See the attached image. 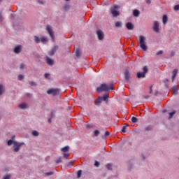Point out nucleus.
Returning a JSON list of instances; mask_svg holds the SVG:
<instances>
[{
  "label": "nucleus",
  "instance_id": "4c0bfd02",
  "mask_svg": "<svg viewBox=\"0 0 179 179\" xmlns=\"http://www.w3.org/2000/svg\"><path fill=\"white\" fill-rule=\"evenodd\" d=\"M176 114V110H173V112L169 113V118H173V116Z\"/></svg>",
  "mask_w": 179,
  "mask_h": 179
},
{
  "label": "nucleus",
  "instance_id": "f704fd0d",
  "mask_svg": "<svg viewBox=\"0 0 179 179\" xmlns=\"http://www.w3.org/2000/svg\"><path fill=\"white\" fill-rule=\"evenodd\" d=\"M107 99H108V94H106L103 95V96L102 97V100H103V101H106V100H107Z\"/></svg>",
  "mask_w": 179,
  "mask_h": 179
},
{
  "label": "nucleus",
  "instance_id": "aec40b11",
  "mask_svg": "<svg viewBox=\"0 0 179 179\" xmlns=\"http://www.w3.org/2000/svg\"><path fill=\"white\" fill-rule=\"evenodd\" d=\"M19 107H20L22 110H24V108H27V104H26V103H20V104L19 105Z\"/></svg>",
  "mask_w": 179,
  "mask_h": 179
},
{
  "label": "nucleus",
  "instance_id": "a18cd8bd",
  "mask_svg": "<svg viewBox=\"0 0 179 179\" xmlns=\"http://www.w3.org/2000/svg\"><path fill=\"white\" fill-rule=\"evenodd\" d=\"M52 174H54V172L50 171V172H48L45 173V176H52Z\"/></svg>",
  "mask_w": 179,
  "mask_h": 179
},
{
  "label": "nucleus",
  "instance_id": "e433bc0d",
  "mask_svg": "<svg viewBox=\"0 0 179 179\" xmlns=\"http://www.w3.org/2000/svg\"><path fill=\"white\" fill-rule=\"evenodd\" d=\"M94 134L96 136H99L100 135V131L99 130H95L94 131Z\"/></svg>",
  "mask_w": 179,
  "mask_h": 179
},
{
  "label": "nucleus",
  "instance_id": "39448f33",
  "mask_svg": "<svg viewBox=\"0 0 179 179\" xmlns=\"http://www.w3.org/2000/svg\"><path fill=\"white\" fill-rule=\"evenodd\" d=\"M120 8V6L115 5L112 8H111V13L114 17H117V16H120V13L118 12V10Z\"/></svg>",
  "mask_w": 179,
  "mask_h": 179
},
{
  "label": "nucleus",
  "instance_id": "dca6fc26",
  "mask_svg": "<svg viewBox=\"0 0 179 179\" xmlns=\"http://www.w3.org/2000/svg\"><path fill=\"white\" fill-rule=\"evenodd\" d=\"M162 22H163L164 24H166V23H167V22H169V17H167L166 15H163Z\"/></svg>",
  "mask_w": 179,
  "mask_h": 179
},
{
  "label": "nucleus",
  "instance_id": "6e6d98bb",
  "mask_svg": "<svg viewBox=\"0 0 179 179\" xmlns=\"http://www.w3.org/2000/svg\"><path fill=\"white\" fill-rule=\"evenodd\" d=\"M150 96H145L144 99H149Z\"/></svg>",
  "mask_w": 179,
  "mask_h": 179
},
{
  "label": "nucleus",
  "instance_id": "b1692460",
  "mask_svg": "<svg viewBox=\"0 0 179 179\" xmlns=\"http://www.w3.org/2000/svg\"><path fill=\"white\" fill-rule=\"evenodd\" d=\"M143 73H145L146 75V73H148V72L149 71V69H148L147 66H145L143 68Z\"/></svg>",
  "mask_w": 179,
  "mask_h": 179
},
{
  "label": "nucleus",
  "instance_id": "37998d69",
  "mask_svg": "<svg viewBox=\"0 0 179 179\" xmlns=\"http://www.w3.org/2000/svg\"><path fill=\"white\" fill-rule=\"evenodd\" d=\"M94 166H96V167H99V166H100V162L95 161Z\"/></svg>",
  "mask_w": 179,
  "mask_h": 179
},
{
  "label": "nucleus",
  "instance_id": "e2e57ef3",
  "mask_svg": "<svg viewBox=\"0 0 179 179\" xmlns=\"http://www.w3.org/2000/svg\"><path fill=\"white\" fill-rule=\"evenodd\" d=\"M1 1H2V0H0V2H1Z\"/></svg>",
  "mask_w": 179,
  "mask_h": 179
},
{
  "label": "nucleus",
  "instance_id": "72a5a7b5",
  "mask_svg": "<svg viewBox=\"0 0 179 179\" xmlns=\"http://www.w3.org/2000/svg\"><path fill=\"white\" fill-rule=\"evenodd\" d=\"M3 85H2L1 84H0V96L1 94H2V93H3Z\"/></svg>",
  "mask_w": 179,
  "mask_h": 179
},
{
  "label": "nucleus",
  "instance_id": "a19ab883",
  "mask_svg": "<svg viewBox=\"0 0 179 179\" xmlns=\"http://www.w3.org/2000/svg\"><path fill=\"white\" fill-rule=\"evenodd\" d=\"M56 163H62V159L61 157L58 158L56 160Z\"/></svg>",
  "mask_w": 179,
  "mask_h": 179
},
{
  "label": "nucleus",
  "instance_id": "20e7f679",
  "mask_svg": "<svg viewBox=\"0 0 179 179\" xmlns=\"http://www.w3.org/2000/svg\"><path fill=\"white\" fill-rule=\"evenodd\" d=\"M23 145H24V143H19L17 141H14V144H13V151L15 152H19V150H20V148H22V146H23Z\"/></svg>",
  "mask_w": 179,
  "mask_h": 179
},
{
  "label": "nucleus",
  "instance_id": "473e14b6",
  "mask_svg": "<svg viewBox=\"0 0 179 179\" xmlns=\"http://www.w3.org/2000/svg\"><path fill=\"white\" fill-rule=\"evenodd\" d=\"M80 177H82V171L79 170L77 173V178H80Z\"/></svg>",
  "mask_w": 179,
  "mask_h": 179
},
{
  "label": "nucleus",
  "instance_id": "09e8293b",
  "mask_svg": "<svg viewBox=\"0 0 179 179\" xmlns=\"http://www.w3.org/2000/svg\"><path fill=\"white\" fill-rule=\"evenodd\" d=\"M44 76H45V78L46 79H48V78H50V73H45Z\"/></svg>",
  "mask_w": 179,
  "mask_h": 179
},
{
  "label": "nucleus",
  "instance_id": "ddd939ff",
  "mask_svg": "<svg viewBox=\"0 0 179 179\" xmlns=\"http://www.w3.org/2000/svg\"><path fill=\"white\" fill-rule=\"evenodd\" d=\"M124 78L126 80H129V78H131V73L128 70H126L124 72Z\"/></svg>",
  "mask_w": 179,
  "mask_h": 179
},
{
  "label": "nucleus",
  "instance_id": "412c9836",
  "mask_svg": "<svg viewBox=\"0 0 179 179\" xmlns=\"http://www.w3.org/2000/svg\"><path fill=\"white\" fill-rule=\"evenodd\" d=\"M76 55L77 58H80V56L82 55V53L80 52V50L79 49L76 50Z\"/></svg>",
  "mask_w": 179,
  "mask_h": 179
},
{
  "label": "nucleus",
  "instance_id": "9b49d317",
  "mask_svg": "<svg viewBox=\"0 0 179 179\" xmlns=\"http://www.w3.org/2000/svg\"><path fill=\"white\" fill-rule=\"evenodd\" d=\"M178 72V69H175L172 72V82H174V79H176V77L177 76V73Z\"/></svg>",
  "mask_w": 179,
  "mask_h": 179
},
{
  "label": "nucleus",
  "instance_id": "a211bd4d",
  "mask_svg": "<svg viewBox=\"0 0 179 179\" xmlns=\"http://www.w3.org/2000/svg\"><path fill=\"white\" fill-rule=\"evenodd\" d=\"M62 152H63V153H66L68 152H69V146L66 145L64 148H62L61 149Z\"/></svg>",
  "mask_w": 179,
  "mask_h": 179
},
{
  "label": "nucleus",
  "instance_id": "c85d7f7f",
  "mask_svg": "<svg viewBox=\"0 0 179 179\" xmlns=\"http://www.w3.org/2000/svg\"><path fill=\"white\" fill-rule=\"evenodd\" d=\"M14 142L13 140H9L8 142H7V145L8 146H12V145L14 144Z\"/></svg>",
  "mask_w": 179,
  "mask_h": 179
},
{
  "label": "nucleus",
  "instance_id": "680f3d73",
  "mask_svg": "<svg viewBox=\"0 0 179 179\" xmlns=\"http://www.w3.org/2000/svg\"><path fill=\"white\" fill-rule=\"evenodd\" d=\"M65 1H69V0H65Z\"/></svg>",
  "mask_w": 179,
  "mask_h": 179
},
{
  "label": "nucleus",
  "instance_id": "f257e3e1",
  "mask_svg": "<svg viewBox=\"0 0 179 179\" xmlns=\"http://www.w3.org/2000/svg\"><path fill=\"white\" fill-rule=\"evenodd\" d=\"M113 84L110 86V87L107 85V84H101L100 87H97L96 92H108V90H113Z\"/></svg>",
  "mask_w": 179,
  "mask_h": 179
},
{
  "label": "nucleus",
  "instance_id": "ea45409f",
  "mask_svg": "<svg viewBox=\"0 0 179 179\" xmlns=\"http://www.w3.org/2000/svg\"><path fill=\"white\" fill-rule=\"evenodd\" d=\"M55 53L51 50L48 52V55H50V57H52Z\"/></svg>",
  "mask_w": 179,
  "mask_h": 179
},
{
  "label": "nucleus",
  "instance_id": "7c9ffc66",
  "mask_svg": "<svg viewBox=\"0 0 179 179\" xmlns=\"http://www.w3.org/2000/svg\"><path fill=\"white\" fill-rule=\"evenodd\" d=\"M127 127H128V126H126L125 124L122 127V129L121 130L122 134H125V132H127V131H126Z\"/></svg>",
  "mask_w": 179,
  "mask_h": 179
},
{
  "label": "nucleus",
  "instance_id": "c9c22d12",
  "mask_svg": "<svg viewBox=\"0 0 179 179\" xmlns=\"http://www.w3.org/2000/svg\"><path fill=\"white\" fill-rule=\"evenodd\" d=\"M23 79H24V76L22 75V74H20L18 76V80H23Z\"/></svg>",
  "mask_w": 179,
  "mask_h": 179
},
{
  "label": "nucleus",
  "instance_id": "2eb2a0df",
  "mask_svg": "<svg viewBox=\"0 0 179 179\" xmlns=\"http://www.w3.org/2000/svg\"><path fill=\"white\" fill-rule=\"evenodd\" d=\"M145 73H142V72H138L137 73V78H138V79H141V78H145Z\"/></svg>",
  "mask_w": 179,
  "mask_h": 179
},
{
  "label": "nucleus",
  "instance_id": "5fc2aeb1",
  "mask_svg": "<svg viewBox=\"0 0 179 179\" xmlns=\"http://www.w3.org/2000/svg\"><path fill=\"white\" fill-rule=\"evenodd\" d=\"M147 3H148L149 5H150V3H152V1L150 0H147L146 1Z\"/></svg>",
  "mask_w": 179,
  "mask_h": 179
},
{
  "label": "nucleus",
  "instance_id": "f3484780",
  "mask_svg": "<svg viewBox=\"0 0 179 179\" xmlns=\"http://www.w3.org/2000/svg\"><path fill=\"white\" fill-rule=\"evenodd\" d=\"M153 129V127L152 126L149 125L144 128V132H149L150 131H152Z\"/></svg>",
  "mask_w": 179,
  "mask_h": 179
},
{
  "label": "nucleus",
  "instance_id": "7ed1b4c3",
  "mask_svg": "<svg viewBox=\"0 0 179 179\" xmlns=\"http://www.w3.org/2000/svg\"><path fill=\"white\" fill-rule=\"evenodd\" d=\"M46 30L52 41H55V36H54V31L52 30V27H51V25H47Z\"/></svg>",
  "mask_w": 179,
  "mask_h": 179
},
{
  "label": "nucleus",
  "instance_id": "2f4dec72",
  "mask_svg": "<svg viewBox=\"0 0 179 179\" xmlns=\"http://www.w3.org/2000/svg\"><path fill=\"white\" fill-rule=\"evenodd\" d=\"M63 156L64 159H68V157H69V152H64Z\"/></svg>",
  "mask_w": 179,
  "mask_h": 179
},
{
  "label": "nucleus",
  "instance_id": "bf43d9fd",
  "mask_svg": "<svg viewBox=\"0 0 179 179\" xmlns=\"http://www.w3.org/2000/svg\"><path fill=\"white\" fill-rule=\"evenodd\" d=\"M143 160H145V155H143Z\"/></svg>",
  "mask_w": 179,
  "mask_h": 179
},
{
  "label": "nucleus",
  "instance_id": "4d7b16f0",
  "mask_svg": "<svg viewBox=\"0 0 179 179\" xmlns=\"http://www.w3.org/2000/svg\"><path fill=\"white\" fill-rule=\"evenodd\" d=\"M15 135H13V136H12V141H13L14 139H15Z\"/></svg>",
  "mask_w": 179,
  "mask_h": 179
},
{
  "label": "nucleus",
  "instance_id": "c03bdc74",
  "mask_svg": "<svg viewBox=\"0 0 179 179\" xmlns=\"http://www.w3.org/2000/svg\"><path fill=\"white\" fill-rule=\"evenodd\" d=\"M104 136L106 137V138H107V136H110V133H109V131H106L105 132V134H104Z\"/></svg>",
  "mask_w": 179,
  "mask_h": 179
},
{
  "label": "nucleus",
  "instance_id": "6ab92c4d",
  "mask_svg": "<svg viewBox=\"0 0 179 179\" xmlns=\"http://www.w3.org/2000/svg\"><path fill=\"white\" fill-rule=\"evenodd\" d=\"M140 12H139V10H133V15L134 16H135L136 17H138L140 15Z\"/></svg>",
  "mask_w": 179,
  "mask_h": 179
},
{
  "label": "nucleus",
  "instance_id": "13d9d810",
  "mask_svg": "<svg viewBox=\"0 0 179 179\" xmlns=\"http://www.w3.org/2000/svg\"><path fill=\"white\" fill-rule=\"evenodd\" d=\"M48 122H49V124H51V122H52L51 119H48Z\"/></svg>",
  "mask_w": 179,
  "mask_h": 179
},
{
  "label": "nucleus",
  "instance_id": "de8ad7c7",
  "mask_svg": "<svg viewBox=\"0 0 179 179\" xmlns=\"http://www.w3.org/2000/svg\"><path fill=\"white\" fill-rule=\"evenodd\" d=\"M163 54V50H159L157 52L156 55H162Z\"/></svg>",
  "mask_w": 179,
  "mask_h": 179
},
{
  "label": "nucleus",
  "instance_id": "8fccbe9b",
  "mask_svg": "<svg viewBox=\"0 0 179 179\" xmlns=\"http://www.w3.org/2000/svg\"><path fill=\"white\" fill-rule=\"evenodd\" d=\"M29 84L31 85V86H36V83H34L33 81L30 82Z\"/></svg>",
  "mask_w": 179,
  "mask_h": 179
},
{
  "label": "nucleus",
  "instance_id": "1a4fd4ad",
  "mask_svg": "<svg viewBox=\"0 0 179 179\" xmlns=\"http://www.w3.org/2000/svg\"><path fill=\"white\" fill-rule=\"evenodd\" d=\"M99 40H103L104 38V33L101 30L96 31Z\"/></svg>",
  "mask_w": 179,
  "mask_h": 179
},
{
  "label": "nucleus",
  "instance_id": "0eeeda50",
  "mask_svg": "<svg viewBox=\"0 0 179 179\" xmlns=\"http://www.w3.org/2000/svg\"><path fill=\"white\" fill-rule=\"evenodd\" d=\"M159 22L158 21H155L154 22V26H153V31L155 33H159L160 31V29L159 28Z\"/></svg>",
  "mask_w": 179,
  "mask_h": 179
},
{
  "label": "nucleus",
  "instance_id": "4468645a",
  "mask_svg": "<svg viewBox=\"0 0 179 179\" xmlns=\"http://www.w3.org/2000/svg\"><path fill=\"white\" fill-rule=\"evenodd\" d=\"M126 27L128 30H134V25L131 22H127L126 24Z\"/></svg>",
  "mask_w": 179,
  "mask_h": 179
},
{
  "label": "nucleus",
  "instance_id": "a878e982",
  "mask_svg": "<svg viewBox=\"0 0 179 179\" xmlns=\"http://www.w3.org/2000/svg\"><path fill=\"white\" fill-rule=\"evenodd\" d=\"M35 38V42L36 43V44H40V42L41 41L40 40V38H38V36H34Z\"/></svg>",
  "mask_w": 179,
  "mask_h": 179
},
{
  "label": "nucleus",
  "instance_id": "052dcab7",
  "mask_svg": "<svg viewBox=\"0 0 179 179\" xmlns=\"http://www.w3.org/2000/svg\"><path fill=\"white\" fill-rule=\"evenodd\" d=\"M27 96H30V94H27Z\"/></svg>",
  "mask_w": 179,
  "mask_h": 179
},
{
  "label": "nucleus",
  "instance_id": "5701e85b",
  "mask_svg": "<svg viewBox=\"0 0 179 179\" xmlns=\"http://www.w3.org/2000/svg\"><path fill=\"white\" fill-rule=\"evenodd\" d=\"M173 94H177L178 93V89L177 88V86H173Z\"/></svg>",
  "mask_w": 179,
  "mask_h": 179
},
{
  "label": "nucleus",
  "instance_id": "49530a36",
  "mask_svg": "<svg viewBox=\"0 0 179 179\" xmlns=\"http://www.w3.org/2000/svg\"><path fill=\"white\" fill-rule=\"evenodd\" d=\"M3 179H10V176L6 175V176H3Z\"/></svg>",
  "mask_w": 179,
  "mask_h": 179
},
{
  "label": "nucleus",
  "instance_id": "4be33fe9",
  "mask_svg": "<svg viewBox=\"0 0 179 179\" xmlns=\"http://www.w3.org/2000/svg\"><path fill=\"white\" fill-rule=\"evenodd\" d=\"M41 43H48V38H47V37L45 36H42L41 38Z\"/></svg>",
  "mask_w": 179,
  "mask_h": 179
},
{
  "label": "nucleus",
  "instance_id": "f03ea898",
  "mask_svg": "<svg viewBox=\"0 0 179 179\" xmlns=\"http://www.w3.org/2000/svg\"><path fill=\"white\" fill-rule=\"evenodd\" d=\"M139 45L143 51H147L148 46L146 45V38L143 36H140Z\"/></svg>",
  "mask_w": 179,
  "mask_h": 179
},
{
  "label": "nucleus",
  "instance_id": "79ce46f5",
  "mask_svg": "<svg viewBox=\"0 0 179 179\" xmlns=\"http://www.w3.org/2000/svg\"><path fill=\"white\" fill-rule=\"evenodd\" d=\"M174 10H179V5H176L173 8Z\"/></svg>",
  "mask_w": 179,
  "mask_h": 179
},
{
  "label": "nucleus",
  "instance_id": "603ef678",
  "mask_svg": "<svg viewBox=\"0 0 179 179\" xmlns=\"http://www.w3.org/2000/svg\"><path fill=\"white\" fill-rule=\"evenodd\" d=\"M20 68V69H24V64H21Z\"/></svg>",
  "mask_w": 179,
  "mask_h": 179
},
{
  "label": "nucleus",
  "instance_id": "58836bf2",
  "mask_svg": "<svg viewBox=\"0 0 179 179\" xmlns=\"http://www.w3.org/2000/svg\"><path fill=\"white\" fill-rule=\"evenodd\" d=\"M112 167H113V165H111V164H108L106 165V169H108V170H111Z\"/></svg>",
  "mask_w": 179,
  "mask_h": 179
},
{
  "label": "nucleus",
  "instance_id": "9d476101",
  "mask_svg": "<svg viewBox=\"0 0 179 179\" xmlns=\"http://www.w3.org/2000/svg\"><path fill=\"white\" fill-rule=\"evenodd\" d=\"M14 52L15 54H20V52H22V46L21 45H18V46L15 47L14 48Z\"/></svg>",
  "mask_w": 179,
  "mask_h": 179
},
{
  "label": "nucleus",
  "instance_id": "393cba45",
  "mask_svg": "<svg viewBox=\"0 0 179 179\" xmlns=\"http://www.w3.org/2000/svg\"><path fill=\"white\" fill-rule=\"evenodd\" d=\"M115 27H122V23L121 22H116Z\"/></svg>",
  "mask_w": 179,
  "mask_h": 179
},
{
  "label": "nucleus",
  "instance_id": "cd10ccee",
  "mask_svg": "<svg viewBox=\"0 0 179 179\" xmlns=\"http://www.w3.org/2000/svg\"><path fill=\"white\" fill-rule=\"evenodd\" d=\"M32 135H33V136H38L40 135V134L38 133V131L34 130L32 131Z\"/></svg>",
  "mask_w": 179,
  "mask_h": 179
},
{
  "label": "nucleus",
  "instance_id": "c756f323",
  "mask_svg": "<svg viewBox=\"0 0 179 179\" xmlns=\"http://www.w3.org/2000/svg\"><path fill=\"white\" fill-rule=\"evenodd\" d=\"M131 122H133V123L138 122V117H131Z\"/></svg>",
  "mask_w": 179,
  "mask_h": 179
},
{
  "label": "nucleus",
  "instance_id": "bb28decb",
  "mask_svg": "<svg viewBox=\"0 0 179 179\" xmlns=\"http://www.w3.org/2000/svg\"><path fill=\"white\" fill-rule=\"evenodd\" d=\"M59 48V47L58 45H55L53 47V48L52 49V50L55 53V52H57V51H58Z\"/></svg>",
  "mask_w": 179,
  "mask_h": 179
},
{
  "label": "nucleus",
  "instance_id": "6e6552de",
  "mask_svg": "<svg viewBox=\"0 0 179 179\" xmlns=\"http://www.w3.org/2000/svg\"><path fill=\"white\" fill-rule=\"evenodd\" d=\"M44 59L46 62V64H48V65H50L51 66H52V65H54V60L51 58H49L48 56H46L44 58Z\"/></svg>",
  "mask_w": 179,
  "mask_h": 179
},
{
  "label": "nucleus",
  "instance_id": "3c124183",
  "mask_svg": "<svg viewBox=\"0 0 179 179\" xmlns=\"http://www.w3.org/2000/svg\"><path fill=\"white\" fill-rule=\"evenodd\" d=\"M176 55V52L174 51L171 52L170 57H174Z\"/></svg>",
  "mask_w": 179,
  "mask_h": 179
},
{
  "label": "nucleus",
  "instance_id": "f8f14e48",
  "mask_svg": "<svg viewBox=\"0 0 179 179\" xmlns=\"http://www.w3.org/2000/svg\"><path fill=\"white\" fill-rule=\"evenodd\" d=\"M101 101H103V97L99 96L97 99L95 100L94 103L96 106H100L101 104Z\"/></svg>",
  "mask_w": 179,
  "mask_h": 179
},
{
  "label": "nucleus",
  "instance_id": "423d86ee",
  "mask_svg": "<svg viewBox=\"0 0 179 179\" xmlns=\"http://www.w3.org/2000/svg\"><path fill=\"white\" fill-rule=\"evenodd\" d=\"M48 94H52V96H57L59 93L58 89H50L47 91Z\"/></svg>",
  "mask_w": 179,
  "mask_h": 179
},
{
  "label": "nucleus",
  "instance_id": "864d4df0",
  "mask_svg": "<svg viewBox=\"0 0 179 179\" xmlns=\"http://www.w3.org/2000/svg\"><path fill=\"white\" fill-rule=\"evenodd\" d=\"M152 87H153L152 85H151V86L150 87V94L153 93V90H152Z\"/></svg>",
  "mask_w": 179,
  "mask_h": 179
}]
</instances>
